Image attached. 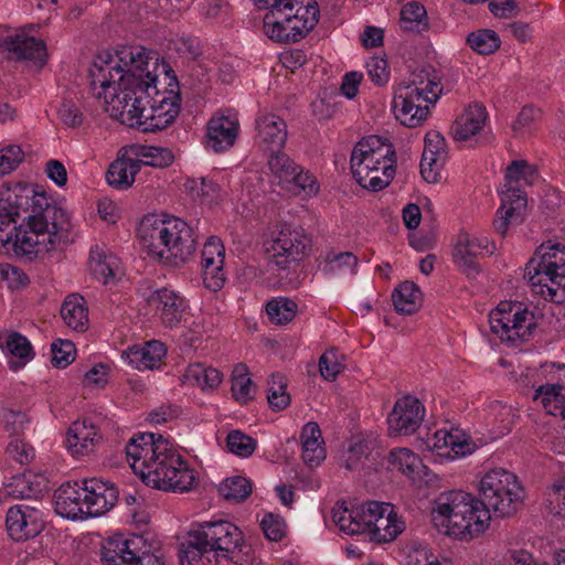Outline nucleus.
I'll list each match as a JSON object with an SVG mask.
<instances>
[{
    "mask_svg": "<svg viewBox=\"0 0 565 565\" xmlns=\"http://www.w3.org/2000/svg\"><path fill=\"white\" fill-rule=\"evenodd\" d=\"M71 213L35 184H14L0 193V244L18 255L55 249L68 241Z\"/></svg>",
    "mask_w": 565,
    "mask_h": 565,
    "instance_id": "nucleus-1",
    "label": "nucleus"
},
{
    "mask_svg": "<svg viewBox=\"0 0 565 565\" xmlns=\"http://www.w3.org/2000/svg\"><path fill=\"white\" fill-rule=\"evenodd\" d=\"M170 73L172 68L157 53L125 45L96 58L90 68V89L110 116L132 100L139 103Z\"/></svg>",
    "mask_w": 565,
    "mask_h": 565,
    "instance_id": "nucleus-2",
    "label": "nucleus"
},
{
    "mask_svg": "<svg viewBox=\"0 0 565 565\" xmlns=\"http://www.w3.org/2000/svg\"><path fill=\"white\" fill-rule=\"evenodd\" d=\"M126 457L134 472L153 489L188 492L199 481V472L167 438L139 433L126 445Z\"/></svg>",
    "mask_w": 565,
    "mask_h": 565,
    "instance_id": "nucleus-3",
    "label": "nucleus"
},
{
    "mask_svg": "<svg viewBox=\"0 0 565 565\" xmlns=\"http://www.w3.org/2000/svg\"><path fill=\"white\" fill-rule=\"evenodd\" d=\"M430 521L438 533L461 542L482 536L491 514L481 500L462 490L439 493L431 502Z\"/></svg>",
    "mask_w": 565,
    "mask_h": 565,
    "instance_id": "nucleus-4",
    "label": "nucleus"
},
{
    "mask_svg": "<svg viewBox=\"0 0 565 565\" xmlns=\"http://www.w3.org/2000/svg\"><path fill=\"white\" fill-rule=\"evenodd\" d=\"M243 543L242 531L230 521L192 524L180 542V565H213L233 558Z\"/></svg>",
    "mask_w": 565,
    "mask_h": 565,
    "instance_id": "nucleus-5",
    "label": "nucleus"
},
{
    "mask_svg": "<svg viewBox=\"0 0 565 565\" xmlns=\"http://www.w3.org/2000/svg\"><path fill=\"white\" fill-rule=\"evenodd\" d=\"M138 237L148 257L166 265L185 263L195 252L193 230L175 216H145L138 227Z\"/></svg>",
    "mask_w": 565,
    "mask_h": 565,
    "instance_id": "nucleus-6",
    "label": "nucleus"
},
{
    "mask_svg": "<svg viewBox=\"0 0 565 565\" xmlns=\"http://www.w3.org/2000/svg\"><path fill=\"white\" fill-rule=\"evenodd\" d=\"M483 419L489 437L475 441L459 428L438 429L423 441L425 448L440 459L455 460L475 452L479 445L507 435L514 423L515 411L499 401L490 402L483 409Z\"/></svg>",
    "mask_w": 565,
    "mask_h": 565,
    "instance_id": "nucleus-7",
    "label": "nucleus"
},
{
    "mask_svg": "<svg viewBox=\"0 0 565 565\" xmlns=\"http://www.w3.org/2000/svg\"><path fill=\"white\" fill-rule=\"evenodd\" d=\"M162 82L166 85L163 89L160 88L162 84H156L154 90L145 94L139 103L132 100L110 117L126 126L137 127L143 131L164 129L179 115L180 96L178 81L173 72L162 77Z\"/></svg>",
    "mask_w": 565,
    "mask_h": 565,
    "instance_id": "nucleus-8",
    "label": "nucleus"
},
{
    "mask_svg": "<svg viewBox=\"0 0 565 565\" xmlns=\"http://www.w3.org/2000/svg\"><path fill=\"white\" fill-rule=\"evenodd\" d=\"M443 92L441 75L435 68L424 67L412 73L407 81L394 86L392 110L395 118L406 127L420 126Z\"/></svg>",
    "mask_w": 565,
    "mask_h": 565,
    "instance_id": "nucleus-9",
    "label": "nucleus"
},
{
    "mask_svg": "<svg viewBox=\"0 0 565 565\" xmlns=\"http://www.w3.org/2000/svg\"><path fill=\"white\" fill-rule=\"evenodd\" d=\"M350 163L356 182L371 191L386 188L396 173L395 150L387 139L377 136L361 139L352 150Z\"/></svg>",
    "mask_w": 565,
    "mask_h": 565,
    "instance_id": "nucleus-10",
    "label": "nucleus"
},
{
    "mask_svg": "<svg viewBox=\"0 0 565 565\" xmlns=\"http://www.w3.org/2000/svg\"><path fill=\"white\" fill-rule=\"evenodd\" d=\"M320 17L316 0H281L263 19L264 34L277 43H296L306 38Z\"/></svg>",
    "mask_w": 565,
    "mask_h": 565,
    "instance_id": "nucleus-11",
    "label": "nucleus"
},
{
    "mask_svg": "<svg viewBox=\"0 0 565 565\" xmlns=\"http://www.w3.org/2000/svg\"><path fill=\"white\" fill-rule=\"evenodd\" d=\"M525 275L536 295L565 302V246L553 242L540 245L526 264Z\"/></svg>",
    "mask_w": 565,
    "mask_h": 565,
    "instance_id": "nucleus-12",
    "label": "nucleus"
},
{
    "mask_svg": "<svg viewBox=\"0 0 565 565\" xmlns=\"http://www.w3.org/2000/svg\"><path fill=\"white\" fill-rule=\"evenodd\" d=\"M537 178L536 168L525 160H513L507 167L504 182L499 189L501 205L494 221L497 231L504 234L510 224L521 220L526 206V198L521 186L533 184Z\"/></svg>",
    "mask_w": 565,
    "mask_h": 565,
    "instance_id": "nucleus-13",
    "label": "nucleus"
},
{
    "mask_svg": "<svg viewBox=\"0 0 565 565\" xmlns=\"http://www.w3.org/2000/svg\"><path fill=\"white\" fill-rule=\"evenodd\" d=\"M481 502L498 515L509 516L518 511L525 498V491L519 478L503 468L486 471L479 482Z\"/></svg>",
    "mask_w": 565,
    "mask_h": 565,
    "instance_id": "nucleus-14",
    "label": "nucleus"
},
{
    "mask_svg": "<svg viewBox=\"0 0 565 565\" xmlns=\"http://www.w3.org/2000/svg\"><path fill=\"white\" fill-rule=\"evenodd\" d=\"M265 252L269 257L267 271L273 276L265 278L268 285H277L281 273L288 264L305 257L310 246V239L300 227L284 226L278 235L265 243Z\"/></svg>",
    "mask_w": 565,
    "mask_h": 565,
    "instance_id": "nucleus-15",
    "label": "nucleus"
},
{
    "mask_svg": "<svg viewBox=\"0 0 565 565\" xmlns=\"http://www.w3.org/2000/svg\"><path fill=\"white\" fill-rule=\"evenodd\" d=\"M525 377L534 376L533 381L523 380L526 386H533V399L547 414L565 418V365L557 363L544 364L541 370H527Z\"/></svg>",
    "mask_w": 565,
    "mask_h": 565,
    "instance_id": "nucleus-16",
    "label": "nucleus"
},
{
    "mask_svg": "<svg viewBox=\"0 0 565 565\" xmlns=\"http://www.w3.org/2000/svg\"><path fill=\"white\" fill-rule=\"evenodd\" d=\"M491 331L502 342L526 340L534 326V316L520 302L502 301L489 313Z\"/></svg>",
    "mask_w": 565,
    "mask_h": 565,
    "instance_id": "nucleus-17",
    "label": "nucleus"
},
{
    "mask_svg": "<svg viewBox=\"0 0 565 565\" xmlns=\"http://www.w3.org/2000/svg\"><path fill=\"white\" fill-rule=\"evenodd\" d=\"M140 539L122 534L107 539L102 546L103 565H163L160 557L151 553H139Z\"/></svg>",
    "mask_w": 565,
    "mask_h": 565,
    "instance_id": "nucleus-18",
    "label": "nucleus"
},
{
    "mask_svg": "<svg viewBox=\"0 0 565 565\" xmlns=\"http://www.w3.org/2000/svg\"><path fill=\"white\" fill-rule=\"evenodd\" d=\"M367 533L373 541L388 543L405 530V521L387 502L370 501L367 508Z\"/></svg>",
    "mask_w": 565,
    "mask_h": 565,
    "instance_id": "nucleus-19",
    "label": "nucleus"
},
{
    "mask_svg": "<svg viewBox=\"0 0 565 565\" xmlns=\"http://www.w3.org/2000/svg\"><path fill=\"white\" fill-rule=\"evenodd\" d=\"M494 249V244L487 235L460 232L454 246L452 257L463 274L473 277L479 271L477 258L491 255Z\"/></svg>",
    "mask_w": 565,
    "mask_h": 565,
    "instance_id": "nucleus-20",
    "label": "nucleus"
},
{
    "mask_svg": "<svg viewBox=\"0 0 565 565\" xmlns=\"http://www.w3.org/2000/svg\"><path fill=\"white\" fill-rule=\"evenodd\" d=\"M425 417L422 402L412 395L398 398L387 416L390 436H408L414 434Z\"/></svg>",
    "mask_w": 565,
    "mask_h": 565,
    "instance_id": "nucleus-21",
    "label": "nucleus"
},
{
    "mask_svg": "<svg viewBox=\"0 0 565 565\" xmlns=\"http://www.w3.org/2000/svg\"><path fill=\"white\" fill-rule=\"evenodd\" d=\"M0 49L7 51L10 58L26 60L40 67L47 56L44 42L29 36L24 31L0 32Z\"/></svg>",
    "mask_w": 565,
    "mask_h": 565,
    "instance_id": "nucleus-22",
    "label": "nucleus"
},
{
    "mask_svg": "<svg viewBox=\"0 0 565 565\" xmlns=\"http://www.w3.org/2000/svg\"><path fill=\"white\" fill-rule=\"evenodd\" d=\"M8 534L15 541L36 536L44 527L43 512L29 504L11 507L6 516Z\"/></svg>",
    "mask_w": 565,
    "mask_h": 565,
    "instance_id": "nucleus-23",
    "label": "nucleus"
},
{
    "mask_svg": "<svg viewBox=\"0 0 565 565\" xmlns=\"http://www.w3.org/2000/svg\"><path fill=\"white\" fill-rule=\"evenodd\" d=\"M448 158L446 140L437 130L425 136V147L420 161V173L428 183H437L443 179V171Z\"/></svg>",
    "mask_w": 565,
    "mask_h": 565,
    "instance_id": "nucleus-24",
    "label": "nucleus"
},
{
    "mask_svg": "<svg viewBox=\"0 0 565 565\" xmlns=\"http://www.w3.org/2000/svg\"><path fill=\"white\" fill-rule=\"evenodd\" d=\"M225 247L221 239L211 236L202 249L203 281L206 288L217 291L223 288L226 274L224 271Z\"/></svg>",
    "mask_w": 565,
    "mask_h": 565,
    "instance_id": "nucleus-25",
    "label": "nucleus"
},
{
    "mask_svg": "<svg viewBox=\"0 0 565 565\" xmlns=\"http://www.w3.org/2000/svg\"><path fill=\"white\" fill-rule=\"evenodd\" d=\"M86 518L100 516L108 512L118 500V490L114 484L99 480H82Z\"/></svg>",
    "mask_w": 565,
    "mask_h": 565,
    "instance_id": "nucleus-26",
    "label": "nucleus"
},
{
    "mask_svg": "<svg viewBox=\"0 0 565 565\" xmlns=\"http://www.w3.org/2000/svg\"><path fill=\"white\" fill-rule=\"evenodd\" d=\"M100 440L99 428L90 419L84 418L70 426L64 443L72 456L83 457L94 452Z\"/></svg>",
    "mask_w": 565,
    "mask_h": 565,
    "instance_id": "nucleus-27",
    "label": "nucleus"
},
{
    "mask_svg": "<svg viewBox=\"0 0 565 565\" xmlns=\"http://www.w3.org/2000/svg\"><path fill=\"white\" fill-rule=\"evenodd\" d=\"M148 302L154 309L161 323L168 328H173L180 323L188 306L180 294L169 288H161L151 292Z\"/></svg>",
    "mask_w": 565,
    "mask_h": 565,
    "instance_id": "nucleus-28",
    "label": "nucleus"
},
{
    "mask_svg": "<svg viewBox=\"0 0 565 565\" xmlns=\"http://www.w3.org/2000/svg\"><path fill=\"white\" fill-rule=\"evenodd\" d=\"M288 137L287 124L278 115L262 113L256 119V141L265 150L275 153L284 148Z\"/></svg>",
    "mask_w": 565,
    "mask_h": 565,
    "instance_id": "nucleus-29",
    "label": "nucleus"
},
{
    "mask_svg": "<svg viewBox=\"0 0 565 565\" xmlns=\"http://www.w3.org/2000/svg\"><path fill=\"white\" fill-rule=\"evenodd\" d=\"M239 124L237 118L225 115L213 116L206 127L205 147L214 152H223L233 147Z\"/></svg>",
    "mask_w": 565,
    "mask_h": 565,
    "instance_id": "nucleus-30",
    "label": "nucleus"
},
{
    "mask_svg": "<svg viewBox=\"0 0 565 565\" xmlns=\"http://www.w3.org/2000/svg\"><path fill=\"white\" fill-rule=\"evenodd\" d=\"M82 481L61 484L54 493V507L58 515L70 520L86 519Z\"/></svg>",
    "mask_w": 565,
    "mask_h": 565,
    "instance_id": "nucleus-31",
    "label": "nucleus"
},
{
    "mask_svg": "<svg viewBox=\"0 0 565 565\" xmlns=\"http://www.w3.org/2000/svg\"><path fill=\"white\" fill-rule=\"evenodd\" d=\"M488 113L482 104L473 103L465 107L451 127L455 140L468 141L477 137L484 128Z\"/></svg>",
    "mask_w": 565,
    "mask_h": 565,
    "instance_id": "nucleus-32",
    "label": "nucleus"
},
{
    "mask_svg": "<svg viewBox=\"0 0 565 565\" xmlns=\"http://www.w3.org/2000/svg\"><path fill=\"white\" fill-rule=\"evenodd\" d=\"M167 354L164 344L157 340H151L145 344L129 347L122 352L124 362L139 371L153 370L161 365Z\"/></svg>",
    "mask_w": 565,
    "mask_h": 565,
    "instance_id": "nucleus-33",
    "label": "nucleus"
},
{
    "mask_svg": "<svg viewBox=\"0 0 565 565\" xmlns=\"http://www.w3.org/2000/svg\"><path fill=\"white\" fill-rule=\"evenodd\" d=\"M139 170V161H136L130 149L121 148L117 158L108 167L106 181L114 189L127 190L134 184Z\"/></svg>",
    "mask_w": 565,
    "mask_h": 565,
    "instance_id": "nucleus-34",
    "label": "nucleus"
},
{
    "mask_svg": "<svg viewBox=\"0 0 565 565\" xmlns=\"http://www.w3.org/2000/svg\"><path fill=\"white\" fill-rule=\"evenodd\" d=\"M367 508L369 502L356 505L337 503L332 509V520L344 534H363L367 530Z\"/></svg>",
    "mask_w": 565,
    "mask_h": 565,
    "instance_id": "nucleus-35",
    "label": "nucleus"
},
{
    "mask_svg": "<svg viewBox=\"0 0 565 565\" xmlns=\"http://www.w3.org/2000/svg\"><path fill=\"white\" fill-rule=\"evenodd\" d=\"M403 565H454L452 558L425 541H412L401 551Z\"/></svg>",
    "mask_w": 565,
    "mask_h": 565,
    "instance_id": "nucleus-36",
    "label": "nucleus"
},
{
    "mask_svg": "<svg viewBox=\"0 0 565 565\" xmlns=\"http://www.w3.org/2000/svg\"><path fill=\"white\" fill-rule=\"evenodd\" d=\"M0 347L13 370L22 369L34 356L30 341L19 332H0Z\"/></svg>",
    "mask_w": 565,
    "mask_h": 565,
    "instance_id": "nucleus-37",
    "label": "nucleus"
},
{
    "mask_svg": "<svg viewBox=\"0 0 565 565\" xmlns=\"http://www.w3.org/2000/svg\"><path fill=\"white\" fill-rule=\"evenodd\" d=\"M223 381V374L211 365L203 363H192L188 365L181 376L184 385L198 387L203 393H213Z\"/></svg>",
    "mask_w": 565,
    "mask_h": 565,
    "instance_id": "nucleus-38",
    "label": "nucleus"
},
{
    "mask_svg": "<svg viewBox=\"0 0 565 565\" xmlns=\"http://www.w3.org/2000/svg\"><path fill=\"white\" fill-rule=\"evenodd\" d=\"M89 269L96 279L107 285L120 273V262L105 247L95 246L90 249Z\"/></svg>",
    "mask_w": 565,
    "mask_h": 565,
    "instance_id": "nucleus-39",
    "label": "nucleus"
},
{
    "mask_svg": "<svg viewBox=\"0 0 565 565\" xmlns=\"http://www.w3.org/2000/svg\"><path fill=\"white\" fill-rule=\"evenodd\" d=\"M302 458L311 467L320 465L326 458V449L318 424L307 423L301 431Z\"/></svg>",
    "mask_w": 565,
    "mask_h": 565,
    "instance_id": "nucleus-40",
    "label": "nucleus"
},
{
    "mask_svg": "<svg viewBox=\"0 0 565 565\" xmlns=\"http://www.w3.org/2000/svg\"><path fill=\"white\" fill-rule=\"evenodd\" d=\"M61 317L64 323L72 330L83 332L88 327V308L83 297L70 295L61 307Z\"/></svg>",
    "mask_w": 565,
    "mask_h": 565,
    "instance_id": "nucleus-41",
    "label": "nucleus"
},
{
    "mask_svg": "<svg viewBox=\"0 0 565 565\" xmlns=\"http://www.w3.org/2000/svg\"><path fill=\"white\" fill-rule=\"evenodd\" d=\"M387 462L392 470H396L412 480L419 477L424 468L420 458L408 448L392 449Z\"/></svg>",
    "mask_w": 565,
    "mask_h": 565,
    "instance_id": "nucleus-42",
    "label": "nucleus"
},
{
    "mask_svg": "<svg viewBox=\"0 0 565 565\" xmlns=\"http://www.w3.org/2000/svg\"><path fill=\"white\" fill-rule=\"evenodd\" d=\"M129 149L136 161H139V166L142 163L156 168H163L173 162V153L168 148L134 145L129 147Z\"/></svg>",
    "mask_w": 565,
    "mask_h": 565,
    "instance_id": "nucleus-43",
    "label": "nucleus"
},
{
    "mask_svg": "<svg viewBox=\"0 0 565 565\" xmlns=\"http://www.w3.org/2000/svg\"><path fill=\"white\" fill-rule=\"evenodd\" d=\"M393 303L397 312L412 315L422 306V292L412 281H404L393 292Z\"/></svg>",
    "mask_w": 565,
    "mask_h": 565,
    "instance_id": "nucleus-44",
    "label": "nucleus"
},
{
    "mask_svg": "<svg viewBox=\"0 0 565 565\" xmlns=\"http://www.w3.org/2000/svg\"><path fill=\"white\" fill-rule=\"evenodd\" d=\"M268 168L271 174V181L280 185L284 190L287 184H290L292 178L296 175L299 164H297L288 154L276 151L268 159Z\"/></svg>",
    "mask_w": 565,
    "mask_h": 565,
    "instance_id": "nucleus-45",
    "label": "nucleus"
},
{
    "mask_svg": "<svg viewBox=\"0 0 565 565\" xmlns=\"http://www.w3.org/2000/svg\"><path fill=\"white\" fill-rule=\"evenodd\" d=\"M231 383L232 395L237 402L246 404L254 398L256 386L249 377L248 369L245 364L239 363L233 367Z\"/></svg>",
    "mask_w": 565,
    "mask_h": 565,
    "instance_id": "nucleus-46",
    "label": "nucleus"
},
{
    "mask_svg": "<svg viewBox=\"0 0 565 565\" xmlns=\"http://www.w3.org/2000/svg\"><path fill=\"white\" fill-rule=\"evenodd\" d=\"M467 42L473 51L483 55L494 53L501 44L498 33L490 29H479L471 32L467 38Z\"/></svg>",
    "mask_w": 565,
    "mask_h": 565,
    "instance_id": "nucleus-47",
    "label": "nucleus"
},
{
    "mask_svg": "<svg viewBox=\"0 0 565 565\" xmlns=\"http://www.w3.org/2000/svg\"><path fill=\"white\" fill-rule=\"evenodd\" d=\"M184 189L194 198L209 203L217 200L220 195V188L212 180L205 178H189L184 182Z\"/></svg>",
    "mask_w": 565,
    "mask_h": 565,
    "instance_id": "nucleus-48",
    "label": "nucleus"
},
{
    "mask_svg": "<svg viewBox=\"0 0 565 565\" xmlns=\"http://www.w3.org/2000/svg\"><path fill=\"white\" fill-rule=\"evenodd\" d=\"M545 507L550 514L565 525V477L555 480L546 491Z\"/></svg>",
    "mask_w": 565,
    "mask_h": 565,
    "instance_id": "nucleus-49",
    "label": "nucleus"
},
{
    "mask_svg": "<svg viewBox=\"0 0 565 565\" xmlns=\"http://www.w3.org/2000/svg\"><path fill=\"white\" fill-rule=\"evenodd\" d=\"M266 311L271 322L285 324L295 318L297 305L289 298L279 297L268 301Z\"/></svg>",
    "mask_w": 565,
    "mask_h": 565,
    "instance_id": "nucleus-50",
    "label": "nucleus"
},
{
    "mask_svg": "<svg viewBox=\"0 0 565 565\" xmlns=\"http://www.w3.org/2000/svg\"><path fill=\"white\" fill-rule=\"evenodd\" d=\"M290 184L285 188L286 191L303 198L313 196L319 192V183L309 171L299 166Z\"/></svg>",
    "mask_w": 565,
    "mask_h": 565,
    "instance_id": "nucleus-51",
    "label": "nucleus"
},
{
    "mask_svg": "<svg viewBox=\"0 0 565 565\" xmlns=\"http://www.w3.org/2000/svg\"><path fill=\"white\" fill-rule=\"evenodd\" d=\"M267 399L275 412L285 409L290 404V395L287 392V382L284 375L274 374L268 383Z\"/></svg>",
    "mask_w": 565,
    "mask_h": 565,
    "instance_id": "nucleus-52",
    "label": "nucleus"
},
{
    "mask_svg": "<svg viewBox=\"0 0 565 565\" xmlns=\"http://www.w3.org/2000/svg\"><path fill=\"white\" fill-rule=\"evenodd\" d=\"M252 492L250 482L242 476L224 480L220 486V493L226 500L243 501Z\"/></svg>",
    "mask_w": 565,
    "mask_h": 565,
    "instance_id": "nucleus-53",
    "label": "nucleus"
},
{
    "mask_svg": "<svg viewBox=\"0 0 565 565\" xmlns=\"http://www.w3.org/2000/svg\"><path fill=\"white\" fill-rule=\"evenodd\" d=\"M358 258L350 252L331 253L327 257L326 270L333 275H354Z\"/></svg>",
    "mask_w": 565,
    "mask_h": 565,
    "instance_id": "nucleus-54",
    "label": "nucleus"
},
{
    "mask_svg": "<svg viewBox=\"0 0 565 565\" xmlns=\"http://www.w3.org/2000/svg\"><path fill=\"white\" fill-rule=\"evenodd\" d=\"M226 446L230 452L247 458L256 449V440L241 430H233L227 435Z\"/></svg>",
    "mask_w": 565,
    "mask_h": 565,
    "instance_id": "nucleus-55",
    "label": "nucleus"
},
{
    "mask_svg": "<svg viewBox=\"0 0 565 565\" xmlns=\"http://www.w3.org/2000/svg\"><path fill=\"white\" fill-rule=\"evenodd\" d=\"M540 119V110L533 106H525L512 122V130L518 137L530 135Z\"/></svg>",
    "mask_w": 565,
    "mask_h": 565,
    "instance_id": "nucleus-56",
    "label": "nucleus"
},
{
    "mask_svg": "<svg viewBox=\"0 0 565 565\" xmlns=\"http://www.w3.org/2000/svg\"><path fill=\"white\" fill-rule=\"evenodd\" d=\"M343 367L342 355L334 349L327 350L320 358V373L328 381H333Z\"/></svg>",
    "mask_w": 565,
    "mask_h": 565,
    "instance_id": "nucleus-57",
    "label": "nucleus"
},
{
    "mask_svg": "<svg viewBox=\"0 0 565 565\" xmlns=\"http://www.w3.org/2000/svg\"><path fill=\"white\" fill-rule=\"evenodd\" d=\"M365 68L370 79L377 86H384L388 83L391 73L387 62L381 56H371L365 62Z\"/></svg>",
    "mask_w": 565,
    "mask_h": 565,
    "instance_id": "nucleus-58",
    "label": "nucleus"
},
{
    "mask_svg": "<svg viewBox=\"0 0 565 565\" xmlns=\"http://www.w3.org/2000/svg\"><path fill=\"white\" fill-rule=\"evenodd\" d=\"M75 360V347L68 340L57 339L52 343V363L56 367H66Z\"/></svg>",
    "mask_w": 565,
    "mask_h": 565,
    "instance_id": "nucleus-59",
    "label": "nucleus"
},
{
    "mask_svg": "<svg viewBox=\"0 0 565 565\" xmlns=\"http://www.w3.org/2000/svg\"><path fill=\"white\" fill-rule=\"evenodd\" d=\"M0 420L3 424L6 431L11 435L22 433L30 422L25 413L14 409H3L0 413Z\"/></svg>",
    "mask_w": 565,
    "mask_h": 565,
    "instance_id": "nucleus-60",
    "label": "nucleus"
},
{
    "mask_svg": "<svg viewBox=\"0 0 565 565\" xmlns=\"http://www.w3.org/2000/svg\"><path fill=\"white\" fill-rule=\"evenodd\" d=\"M426 18V10L419 2L406 3L401 10V20L404 29H416Z\"/></svg>",
    "mask_w": 565,
    "mask_h": 565,
    "instance_id": "nucleus-61",
    "label": "nucleus"
},
{
    "mask_svg": "<svg viewBox=\"0 0 565 565\" xmlns=\"http://www.w3.org/2000/svg\"><path fill=\"white\" fill-rule=\"evenodd\" d=\"M24 153L20 146L11 145L0 150V177L13 171L23 160Z\"/></svg>",
    "mask_w": 565,
    "mask_h": 565,
    "instance_id": "nucleus-62",
    "label": "nucleus"
},
{
    "mask_svg": "<svg viewBox=\"0 0 565 565\" xmlns=\"http://www.w3.org/2000/svg\"><path fill=\"white\" fill-rule=\"evenodd\" d=\"M265 536L274 542L280 541L286 534V523L279 515L268 513L260 522Z\"/></svg>",
    "mask_w": 565,
    "mask_h": 565,
    "instance_id": "nucleus-63",
    "label": "nucleus"
},
{
    "mask_svg": "<svg viewBox=\"0 0 565 565\" xmlns=\"http://www.w3.org/2000/svg\"><path fill=\"white\" fill-rule=\"evenodd\" d=\"M109 380V369L106 364L96 363L84 374V385L90 388H104Z\"/></svg>",
    "mask_w": 565,
    "mask_h": 565,
    "instance_id": "nucleus-64",
    "label": "nucleus"
}]
</instances>
